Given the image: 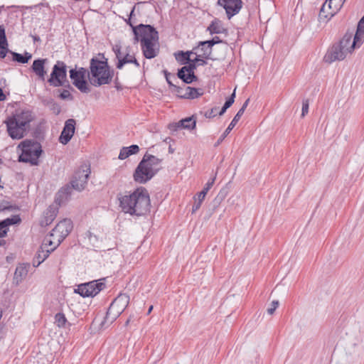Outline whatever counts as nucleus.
I'll return each instance as SVG.
<instances>
[{
    "label": "nucleus",
    "mask_w": 364,
    "mask_h": 364,
    "mask_svg": "<svg viewBox=\"0 0 364 364\" xmlns=\"http://www.w3.org/2000/svg\"><path fill=\"white\" fill-rule=\"evenodd\" d=\"M134 11L135 6L132 8L127 23L132 28L134 34V42L140 41L144 57L148 59L154 58L159 51L158 32L150 25L139 24L134 26L132 23Z\"/></svg>",
    "instance_id": "nucleus-1"
},
{
    "label": "nucleus",
    "mask_w": 364,
    "mask_h": 364,
    "mask_svg": "<svg viewBox=\"0 0 364 364\" xmlns=\"http://www.w3.org/2000/svg\"><path fill=\"white\" fill-rule=\"evenodd\" d=\"M118 199L122 210L131 215H145L151 204L149 193L144 187L137 188L132 193L121 194Z\"/></svg>",
    "instance_id": "nucleus-2"
},
{
    "label": "nucleus",
    "mask_w": 364,
    "mask_h": 364,
    "mask_svg": "<svg viewBox=\"0 0 364 364\" xmlns=\"http://www.w3.org/2000/svg\"><path fill=\"white\" fill-rule=\"evenodd\" d=\"M34 115L29 110H18L5 121L9 136L13 139L23 138L31 128Z\"/></svg>",
    "instance_id": "nucleus-3"
},
{
    "label": "nucleus",
    "mask_w": 364,
    "mask_h": 364,
    "mask_svg": "<svg viewBox=\"0 0 364 364\" xmlns=\"http://www.w3.org/2000/svg\"><path fill=\"white\" fill-rule=\"evenodd\" d=\"M34 115L29 110H18L5 121L9 136L13 139L23 138L31 128Z\"/></svg>",
    "instance_id": "nucleus-4"
},
{
    "label": "nucleus",
    "mask_w": 364,
    "mask_h": 364,
    "mask_svg": "<svg viewBox=\"0 0 364 364\" xmlns=\"http://www.w3.org/2000/svg\"><path fill=\"white\" fill-rule=\"evenodd\" d=\"M160 162L157 157L145 154L134 172V181L144 184L151 180L159 171Z\"/></svg>",
    "instance_id": "nucleus-5"
},
{
    "label": "nucleus",
    "mask_w": 364,
    "mask_h": 364,
    "mask_svg": "<svg viewBox=\"0 0 364 364\" xmlns=\"http://www.w3.org/2000/svg\"><path fill=\"white\" fill-rule=\"evenodd\" d=\"M88 80L90 83L95 87L109 83L112 75L106 60H100L97 58L91 59Z\"/></svg>",
    "instance_id": "nucleus-6"
},
{
    "label": "nucleus",
    "mask_w": 364,
    "mask_h": 364,
    "mask_svg": "<svg viewBox=\"0 0 364 364\" xmlns=\"http://www.w3.org/2000/svg\"><path fill=\"white\" fill-rule=\"evenodd\" d=\"M18 149L21 150L19 161L28 163L32 166L39 164V158L43 153L42 146L39 142L26 139L18 144Z\"/></svg>",
    "instance_id": "nucleus-7"
},
{
    "label": "nucleus",
    "mask_w": 364,
    "mask_h": 364,
    "mask_svg": "<svg viewBox=\"0 0 364 364\" xmlns=\"http://www.w3.org/2000/svg\"><path fill=\"white\" fill-rule=\"evenodd\" d=\"M364 43V28L358 25L357 31L353 35V33H347L338 42L341 47L348 55L353 53L355 49L359 48Z\"/></svg>",
    "instance_id": "nucleus-8"
},
{
    "label": "nucleus",
    "mask_w": 364,
    "mask_h": 364,
    "mask_svg": "<svg viewBox=\"0 0 364 364\" xmlns=\"http://www.w3.org/2000/svg\"><path fill=\"white\" fill-rule=\"evenodd\" d=\"M129 303V296L126 294H119L111 304L107 312L105 322L112 323L124 311Z\"/></svg>",
    "instance_id": "nucleus-9"
},
{
    "label": "nucleus",
    "mask_w": 364,
    "mask_h": 364,
    "mask_svg": "<svg viewBox=\"0 0 364 364\" xmlns=\"http://www.w3.org/2000/svg\"><path fill=\"white\" fill-rule=\"evenodd\" d=\"M70 77L73 84L82 92L88 93L90 91V86L86 80L88 77V71L80 68L78 70L72 69L70 70Z\"/></svg>",
    "instance_id": "nucleus-10"
},
{
    "label": "nucleus",
    "mask_w": 364,
    "mask_h": 364,
    "mask_svg": "<svg viewBox=\"0 0 364 364\" xmlns=\"http://www.w3.org/2000/svg\"><path fill=\"white\" fill-rule=\"evenodd\" d=\"M90 174V168L87 165H83L76 171L71 181L73 188L78 191L85 189L89 176Z\"/></svg>",
    "instance_id": "nucleus-11"
},
{
    "label": "nucleus",
    "mask_w": 364,
    "mask_h": 364,
    "mask_svg": "<svg viewBox=\"0 0 364 364\" xmlns=\"http://www.w3.org/2000/svg\"><path fill=\"white\" fill-rule=\"evenodd\" d=\"M104 279L82 284L77 287V292L82 296H95L105 287Z\"/></svg>",
    "instance_id": "nucleus-12"
},
{
    "label": "nucleus",
    "mask_w": 364,
    "mask_h": 364,
    "mask_svg": "<svg viewBox=\"0 0 364 364\" xmlns=\"http://www.w3.org/2000/svg\"><path fill=\"white\" fill-rule=\"evenodd\" d=\"M66 76V65L63 62L58 61L53 66L48 82L54 87L61 86L65 81Z\"/></svg>",
    "instance_id": "nucleus-13"
},
{
    "label": "nucleus",
    "mask_w": 364,
    "mask_h": 364,
    "mask_svg": "<svg viewBox=\"0 0 364 364\" xmlns=\"http://www.w3.org/2000/svg\"><path fill=\"white\" fill-rule=\"evenodd\" d=\"M348 55L345 53L340 44L335 43L330 47L323 57V61L331 63L344 60Z\"/></svg>",
    "instance_id": "nucleus-14"
},
{
    "label": "nucleus",
    "mask_w": 364,
    "mask_h": 364,
    "mask_svg": "<svg viewBox=\"0 0 364 364\" xmlns=\"http://www.w3.org/2000/svg\"><path fill=\"white\" fill-rule=\"evenodd\" d=\"M218 42H219V41H215L214 39L212 41H201L191 52H193L195 55L215 60L216 58L211 56V51L213 46Z\"/></svg>",
    "instance_id": "nucleus-15"
},
{
    "label": "nucleus",
    "mask_w": 364,
    "mask_h": 364,
    "mask_svg": "<svg viewBox=\"0 0 364 364\" xmlns=\"http://www.w3.org/2000/svg\"><path fill=\"white\" fill-rule=\"evenodd\" d=\"M218 4L225 9L228 18H230L239 13L242 2L241 0H218Z\"/></svg>",
    "instance_id": "nucleus-16"
},
{
    "label": "nucleus",
    "mask_w": 364,
    "mask_h": 364,
    "mask_svg": "<svg viewBox=\"0 0 364 364\" xmlns=\"http://www.w3.org/2000/svg\"><path fill=\"white\" fill-rule=\"evenodd\" d=\"M73 229V224L70 220L65 219L56 225L52 230V235L57 236L59 239L65 237Z\"/></svg>",
    "instance_id": "nucleus-17"
},
{
    "label": "nucleus",
    "mask_w": 364,
    "mask_h": 364,
    "mask_svg": "<svg viewBox=\"0 0 364 364\" xmlns=\"http://www.w3.org/2000/svg\"><path fill=\"white\" fill-rule=\"evenodd\" d=\"M76 122L73 119L65 121V126L61 132L59 141L63 144H67L72 139L75 130Z\"/></svg>",
    "instance_id": "nucleus-18"
},
{
    "label": "nucleus",
    "mask_w": 364,
    "mask_h": 364,
    "mask_svg": "<svg viewBox=\"0 0 364 364\" xmlns=\"http://www.w3.org/2000/svg\"><path fill=\"white\" fill-rule=\"evenodd\" d=\"M195 65H189L188 66H183L178 70V76L183 80L186 83H191L194 81L196 77L194 75Z\"/></svg>",
    "instance_id": "nucleus-19"
},
{
    "label": "nucleus",
    "mask_w": 364,
    "mask_h": 364,
    "mask_svg": "<svg viewBox=\"0 0 364 364\" xmlns=\"http://www.w3.org/2000/svg\"><path fill=\"white\" fill-rule=\"evenodd\" d=\"M193 54V52H181L176 56V59L178 60H186L187 61L191 62L192 63L191 65H195L196 66L204 65L207 63L206 61L205 60V59H206L205 58H202L196 55L194 58H191V55Z\"/></svg>",
    "instance_id": "nucleus-20"
},
{
    "label": "nucleus",
    "mask_w": 364,
    "mask_h": 364,
    "mask_svg": "<svg viewBox=\"0 0 364 364\" xmlns=\"http://www.w3.org/2000/svg\"><path fill=\"white\" fill-rule=\"evenodd\" d=\"M337 13L333 9H331V5L326 0L322 5L319 14L318 20L320 22L326 23L328 21Z\"/></svg>",
    "instance_id": "nucleus-21"
},
{
    "label": "nucleus",
    "mask_w": 364,
    "mask_h": 364,
    "mask_svg": "<svg viewBox=\"0 0 364 364\" xmlns=\"http://www.w3.org/2000/svg\"><path fill=\"white\" fill-rule=\"evenodd\" d=\"M47 59H37L35 60L32 65V70L34 73L43 81L45 80V77L47 74L45 70V64Z\"/></svg>",
    "instance_id": "nucleus-22"
},
{
    "label": "nucleus",
    "mask_w": 364,
    "mask_h": 364,
    "mask_svg": "<svg viewBox=\"0 0 364 364\" xmlns=\"http://www.w3.org/2000/svg\"><path fill=\"white\" fill-rule=\"evenodd\" d=\"M64 239H59L57 236H53L52 232L47 235L43 242V247H47L50 250L53 251L63 240Z\"/></svg>",
    "instance_id": "nucleus-23"
},
{
    "label": "nucleus",
    "mask_w": 364,
    "mask_h": 364,
    "mask_svg": "<svg viewBox=\"0 0 364 364\" xmlns=\"http://www.w3.org/2000/svg\"><path fill=\"white\" fill-rule=\"evenodd\" d=\"M20 221V218L14 216L11 218H6L0 222V237H4L8 231V228L11 225L16 224Z\"/></svg>",
    "instance_id": "nucleus-24"
},
{
    "label": "nucleus",
    "mask_w": 364,
    "mask_h": 364,
    "mask_svg": "<svg viewBox=\"0 0 364 364\" xmlns=\"http://www.w3.org/2000/svg\"><path fill=\"white\" fill-rule=\"evenodd\" d=\"M8 52V43L5 35V30L0 26V58H4Z\"/></svg>",
    "instance_id": "nucleus-25"
},
{
    "label": "nucleus",
    "mask_w": 364,
    "mask_h": 364,
    "mask_svg": "<svg viewBox=\"0 0 364 364\" xmlns=\"http://www.w3.org/2000/svg\"><path fill=\"white\" fill-rule=\"evenodd\" d=\"M120 61H119L117 65L118 69H122L123 65L126 63H134L136 67L139 66L134 56L131 55L129 51L127 53H123V56H120Z\"/></svg>",
    "instance_id": "nucleus-26"
},
{
    "label": "nucleus",
    "mask_w": 364,
    "mask_h": 364,
    "mask_svg": "<svg viewBox=\"0 0 364 364\" xmlns=\"http://www.w3.org/2000/svg\"><path fill=\"white\" fill-rule=\"evenodd\" d=\"M139 147L137 145H132L127 147H123L119 152V159L124 160L129 156L136 154L139 152Z\"/></svg>",
    "instance_id": "nucleus-27"
},
{
    "label": "nucleus",
    "mask_w": 364,
    "mask_h": 364,
    "mask_svg": "<svg viewBox=\"0 0 364 364\" xmlns=\"http://www.w3.org/2000/svg\"><path fill=\"white\" fill-rule=\"evenodd\" d=\"M51 252H53V251L50 250L47 247H43V244H42L40 250L37 252L36 259L34 260V263L37 262V266H38L48 257L49 254Z\"/></svg>",
    "instance_id": "nucleus-28"
},
{
    "label": "nucleus",
    "mask_w": 364,
    "mask_h": 364,
    "mask_svg": "<svg viewBox=\"0 0 364 364\" xmlns=\"http://www.w3.org/2000/svg\"><path fill=\"white\" fill-rule=\"evenodd\" d=\"M203 92L200 89H196L191 87H186L181 97L188 99H195L202 95Z\"/></svg>",
    "instance_id": "nucleus-29"
},
{
    "label": "nucleus",
    "mask_w": 364,
    "mask_h": 364,
    "mask_svg": "<svg viewBox=\"0 0 364 364\" xmlns=\"http://www.w3.org/2000/svg\"><path fill=\"white\" fill-rule=\"evenodd\" d=\"M176 128L193 129L196 127V120L193 117H188L179 121L174 125Z\"/></svg>",
    "instance_id": "nucleus-30"
},
{
    "label": "nucleus",
    "mask_w": 364,
    "mask_h": 364,
    "mask_svg": "<svg viewBox=\"0 0 364 364\" xmlns=\"http://www.w3.org/2000/svg\"><path fill=\"white\" fill-rule=\"evenodd\" d=\"M27 273H28V270H27L26 267L23 264H20V265L17 266V267L15 270L14 279L16 281V282L18 284L20 282H21L23 278L26 277V276L27 275Z\"/></svg>",
    "instance_id": "nucleus-31"
},
{
    "label": "nucleus",
    "mask_w": 364,
    "mask_h": 364,
    "mask_svg": "<svg viewBox=\"0 0 364 364\" xmlns=\"http://www.w3.org/2000/svg\"><path fill=\"white\" fill-rule=\"evenodd\" d=\"M55 323L58 328H66L69 325L68 320L63 313H58L55 316Z\"/></svg>",
    "instance_id": "nucleus-32"
},
{
    "label": "nucleus",
    "mask_w": 364,
    "mask_h": 364,
    "mask_svg": "<svg viewBox=\"0 0 364 364\" xmlns=\"http://www.w3.org/2000/svg\"><path fill=\"white\" fill-rule=\"evenodd\" d=\"M240 117H238L237 115H235L228 127V128L225 129L224 133L221 135L220 139H218V144H219L226 136L230 132V131L235 127L237 122L240 120Z\"/></svg>",
    "instance_id": "nucleus-33"
},
{
    "label": "nucleus",
    "mask_w": 364,
    "mask_h": 364,
    "mask_svg": "<svg viewBox=\"0 0 364 364\" xmlns=\"http://www.w3.org/2000/svg\"><path fill=\"white\" fill-rule=\"evenodd\" d=\"M208 30L210 31L211 34L221 33L223 31V28L220 21L215 20L208 26Z\"/></svg>",
    "instance_id": "nucleus-34"
},
{
    "label": "nucleus",
    "mask_w": 364,
    "mask_h": 364,
    "mask_svg": "<svg viewBox=\"0 0 364 364\" xmlns=\"http://www.w3.org/2000/svg\"><path fill=\"white\" fill-rule=\"evenodd\" d=\"M215 178H216V174H215L213 176V177L211 178L210 179H209V181L206 183L203 189L199 193V197H201V198H203V197H205L208 191L213 186Z\"/></svg>",
    "instance_id": "nucleus-35"
},
{
    "label": "nucleus",
    "mask_w": 364,
    "mask_h": 364,
    "mask_svg": "<svg viewBox=\"0 0 364 364\" xmlns=\"http://www.w3.org/2000/svg\"><path fill=\"white\" fill-rule=\"evenodd\" d=\"M26 55V56H23L21 54L13 53L14 60L21 63H26L31 58V55L29 53Z\"/></svg>",
    "instance_id": "nucleus-36"
},
{
    "label": "nucleus",
    "mask_w": 364,
    "mask_h": 364,
    "mask_svg": "<svg viewBox=\"0 0 364 364\" xmlns=\"http://www.w3.org/2000/svg\"><path fill=\"white\" fill-rule=\"evenodd\" d=\"M328 2L331 4H332L333 5V9L338 13V11L342 8L343 4L345 3L346 0H327Z\"/></svg>",
    "instance_id": "nucleus-37"
},
{
    "label": "nucleus",
    "mask_w": 364,
    "mask_h": 364,
    "mask_svg": "<svg viewBox=\"0 0 364 364\" xmlns=\"http://www.w3.org/2000/svg\"><path fill=\"white\" fill-rule=\"evenodd\" d=\"M328 2L331 4H332L333 5V9L338 13V11L342 8L343 4L345 3L346 0H327Z\"/></svg>",
    "instance_id": "nucleus-38"
},
{
    "label": "nucleus",
    "mask_w": 364,
    "mask_h": 364,
    "mask_svg": "<svg viewBox=\"0 0 364 364\" xmlns=\"http://www.w3.org/2000/svg\"><path fill=\"white\" fill-rule=\"evenodd\" d=\"M194 199H195V203L192 208L193 213L196 212L200 208L203 200L205 199V197H203V198H201V197H199V193H198L197 194V196H196L194 197Z\"/></svg>",
    "instance_id": "nucleus-39"
},
{
    "label": "nucleus",
    "mask_w": 364,
    "mask_h": 364,
    "mask_svg": "<svg viewBox=\"0 0 364 364\" xmlns=\"http://www.w3.org/2000/svg\"><path fill=\"white\" fill-rule=\"evenodd\" d=\"M129 48H126L125 50H122V48L119 45H115L113 47V50L116 55L117 58L118 59V62L120 61V56H123V53H127L129 50Z\"/></svg>",
    "instance_id": "nucleus-40"
},
{
    "label": "nucleus",
    "mask_w": 364,
    "mask_h": 364,
    "mask_svg": "<svg viewBox=\"0 0 364 364\" xmlns=\"http://www.w3.org/2000/svg\"><path fill=\"white\" fill-rule=\"evenodd\" d=\"M279 303L277 300L272 301L270 304V306L267 310V313L269 315H272L274 313L277 308L279 306Z\"/></svg>",
    "instance_id": "nucleus-41"
},
{
    "label": "nucleus",
    "mask_w": 364,
    "mask_h": 364,
    "mask_svg": "<svg viewBox=\"0 0 364 364\" xmlns=\"http://www.w3.org/2000/svg\"><path fill=\"white\" fill-rule=\"evenodd\" d=\"M235 97V89L234 90V92L231 95L230 97L225 102V105H224L225 109L229 108L234 103Z\"/></svg>",
    "instance_id": "nucleus-42"
},
{
    "label": "nucleus",
    "mask_w": 364,
    "mask_h": 364,
    "mask_svg": "<svg viewBox=\"0 0 364 364\" xmlns=\"http://www.w3.org/2000/svg\"><path fill=\"white\" fill-rule=\"evenodd\" d=\"M309 100H306L303 101L302 103V111H301V117H304L309 112Z\"/></svg>",
    "instance_id": "nucleus-43"
},
{
    "label": "nucleus",
    "mask_w": 364,
    "mask_h": 364,
    "mask_svg": "<svg viewBox=\"0 0 364 364\" xmlns=\"http://www.w3.org/2000/svg\"><path fill=\"white\" fill-rule=\"evenodd\" d=\"M248 103H249V99H247L245 103L243 104V105L242 106V107L239 109V111L237 112V113L236 114V115L238 116V117H241L242 115L244 114V112L245 110V109L247 108V105H248Z\"/></svg>",
    "instance_id": "nucleus-44"
},
{
    "label": "nucleus",
    "mask_w": 364,
    "mask_h": 364,
    "mask_svg": "<svg viewBox=\"0 0 364 364\" xmlns=\"http://www.w3.org/2000/svg\"><path fill=\"white\" fill-rule=\"evenodd\" d=\"M166 80H167L168 83L171 86H173V87H176L175 85H173V83H172V82H171V77H170L169 75H168V74H167V73H166Z\"/></svg>",
    "instance_id": "nucleus-45"
},
{
    "label": "nucleus",
    "mask_w": 364,
    "mask_h": 364,
    "mask_svg": "<svg viewBox=\"0 0 364 364\" xmlns=\"http://www.w3.org/2000/svg\"><path fill=\"white\" fill-rule=\"evenodd\" d=\"M215 109H216V108L215 109H212L210 112H207L205 114V116L208 117H211L214 116L213 112H214V110H215Z\"/></svg>",
    "instance_id": "nucleus-46"
},
{
    "label": "nucleus",
    "mask_w": 364,
    "mask_h": 364,
    "mask_svg": "<svg viewBox=\"0 0 364 364\" xmlns=\"http://www.w3.org/2000/svg\"><path fill=\"white\" fill-rule=\"evenodd\" d=\"M5 99V95L3 93L2 90L0 88V102Z\"/></svg>",
    "instance_id": "nucleus-47"
},
{
    "label": "nucleus",
    "mask_w": 364,
    "mask_h": 364,
    "mask_svg": "<svg viewBox=\"0 0 364 364\" xmlns=\"http://www.w3.org/2000/svg\"><path fill=\"white\" fill-rule=\"evenodd\" d=\"M87 237H89L90 240H91V241L92 240V237H94V238H95V240H96V236H95V235L93 236V235H92V233H91V232H88L87 233Z\"/></svg>",
    "instance_id": "nucleus-48"
},
{
    "label": "nucleus",
    "mask_w": 364,
    "mask_h": 364,
    "mask_svg": "<svg viewBox=\"0 0 364 364\" xmlns=\"http://www.w3.org/2000/svg\"><path fill=\"white\" fill-rule=\"evenodd\" d=\"M69 95L68 92V91H65V92H63L62 94H61V97L65 99L67 97V96Z\"/></svg>",
    "instance_id": "nucleus-49"
},
{
    "label": "nucleus",
    "mask_w": 364,
    "mask_h": 364,
    "mask_svg": "<svg viewBox=\"0 0 364 364\" xmlns=\"http://www.w3.org/2000/svg\"><path fill=\"white\" fill-rule=\"evenodd\" d=\"M358 25L364 28V16L360 19L358 23Z\"/></svg>",
    "instance_id": "nucleus-50"
},
{
    "label": "nucleus",
    "mask_w": 364,
    "mask_h": 364,
    "mask_svg": "<svg viewBox=\"0 0 364 364\" xmlns=\"http://www.w3.org/2000/svg\"><path fill=\"white\" fill-rule=\"evenodd\" d=\"M226 109H225V107L223 106V108L221 109L220 112H219V114L223 115L225 112Z\"/></svg>",
    "instance_id": "nucleus-51"
},
{
    "label": "nucleus",
    "mask_w": 364,
    "mask_h": 364,
    "mask_svg": "<svg viewBox=\"0 0 364 364\" xmlns=\"http://www.w3.org/2000/svg\"><path fill=\"white\" fill-rule=\"evenodd\" d=\"M130 322V318H128L127 321L125 322V326H128Z\"/></svg>",
    "instance_id": "nucleus-52"
},
{
    "label": "nucleus",
    "mask_w": 364,
    "mask_h": 364,
    "mask_svg": "<svg viewBox=\"0 0 364 364\" xmlns=\"http://www.w3.org/2000/svg\"><path fill=\"white\" fill-rule=\"evenodd\" d=\"M152 309H153V306H151L149 307V309L148 314H150V313H151V311H152Z\"/></svg>",
    "instance_id": "nucleus-53"
},
{
    "label": "nucleus",
    "mask_w": 364,
    "mask_h": 364,
    "mask_svg": "<svg viewBox=\"0 0 364 364\" xmlns=\"http://www.w3.org/2000/svg\"><path fill=\"white\" fill-rule=\"evenodd\" d=\"M330 5H331V9L333 11V5L332 4H331Z\"/></svg>",
    "instance_id": "nucleus-54"
},
{
    "label": "nucleus",
    "mask_w": 364,
    "mask_h": 364,
    "mask_svg": "<svg viewBox=\"0 0 364 364\" xmlns=\"http://www.w3.org/2000/svg\"><path fill=\"white\" fill-rule=\"evenodd\" d=\"M3 244L2 241L0 240V246Z\"/></svg>",
    "instance_id": "nucleus-55"
}]
</instances>
